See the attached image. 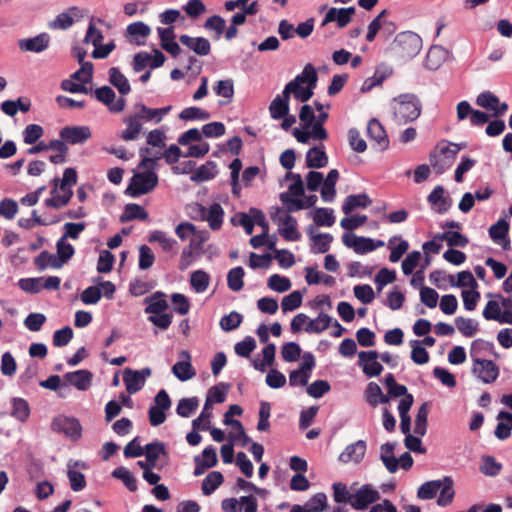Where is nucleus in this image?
Listing matches in <instances>:
<instances>
[{"instance_id":"obj_1","label":"nucleus","mask_w":512,"mask_h":512,"mask_svg":"<svg viewBox=\"0 0 512 512\" xmlns=\"http://www.w3.org/2000/svg\"><path fill=\"white\" fill-rule=\"evenodd\" d=\"M161 158L160 154L154 157H144L139 168L144 169L142 172L135 173L130 179V183L126 189V194L131 197H139L152 191L158 184V176L153 171L156 161Z\"/></svg>"},{"instance_id":"obj_2","label":"nucleus","mask_w":512,"mask_h":512,"mask_svg":"<svg viewBox=\"0 0 512 512\" xmlns=\"http://www.w3.org/2000/svg\"><path fill=\"white\" fill-rule=\"evenodd\" d=\"M391 107L393 110V119L399 125L416 120L422 110V105L418 97L409 93L401 94L394 98Z\"/></svg>"},{"instance_id":"obj_3","label":"nucleus","mask_w":512,"mask_h":512,"mask_svg":"<svg viewBox=\"0 0 512 512\" xmlns=\"http://www.w3.org/2000/svg\"><path fill=\"white\" fill-rule=\"evenodd\" d=\"M480 345H487L493 347L492 344L484 343L481 340H475L472 343L470 357L473 362V366L471 371L472 374L482 383L491 384L497 380L500 370L499 367L492 360L481 359L478 356L477 346Z\"/></svg>"},{"instance_id":"obj_4","label":"nucleus","mask_w":512,"mask_h":512,"mask_svg":"<svg viewBox=\"0 0 512 512\" xmlns=\"http://www.w3.org/2000/svg\"><path fill=\"white\" fill-rule=\"evenodd\" d=\"M317 81L318 74L315 67L312 64L305 65L302 72L290 81L291 84H295L294 98L303 103L310 100L314 94Z\"/></svg>"},{"instance_id":"obj_5","label":"nucleus","mask_w":512,"mask_h":512,"mask_svg":"<svg viewBox=\"0 0 512 512\" xmlns=\"http://www.w3.org/2000/svg\"><path fill=\"white\" fill-rule=\"evenodd\" d=\"M422 49L421 37L412 32L405 31L399 33L393 43L392 50L401 58L411 59L419 54Z\"/></svg>"},{"instance_id":"obj_6","label":"nucleus","mask_w":512,"mask_h":512,"mask_svg":"<svg viewBox=\"0 0 512 512\" xmlns=\"http://www.w3.org/2000/svg\"><path fill=\"white\" fill-rule=\"evenodd\" d=\"M243 412L242 408L239 405H230L228 411L224 414V424L232 426L235 432L230 433L229 438L231 442H236L240 444L242 447L247 446L251 443V438L246 434L242 423L239 420L231 419L232 415H241Z\"/></svg>"},{"instance_id":"obj_7","label":"nucleus","mask_w":512,"mask_h":512,"mask_svg":"<svg viewBox=\"0 0 512 512\" xmlns=\"http://www.w3.org/2000/svg\"><path fill=\"white\" fill-rule=\"evenodd\" d=\"M271 218L279 226V233L285 240L298 241L301 238L294 217L278 208L276 213L271 215Z\"/></svg>"},{"instance_id":"obj_8","label":"nucleus","mask_w":512,"mask_h":512,"mask_svg":"<svg viewBox=\"0 0 512 512\" xmlns=\"http://www.w3.org/2000/svg\"><path fill=\"white\" fill-rule=\"evenodd\" d=\"M380 499V493L372 485L365 484L352 494L350 505L355 510H365Z\"/></svg>"},{"instance_id":"obj_9","label":"nucleus","mask_w":512,"mask_h":512,"mask_svg":"<svg viewBox=\"0 0 512 512\" xmlns=\"http://www.w3.org/2000/svg\"><path fill=\"white\" fill-rule=\"evenodd\" d=\"M315 367L314 356L307 352L303 355V362L297 370H293L289 375V384L295 386H306L310 378L311 371Z\"/></svg>"},{"instance_id":"obj_10","label":"nucleus","mask_w":512,"mask_h":512,"mask_svg":"<svg viewBox=\"0 0 512 512\" xmlns=\"http://www.w3.org/2000/svg\"><path fill=\"white\" fill-rule=\"evenodd\" d=\"M54 432L63 433L72 440H78L81 437L82 427L80 422L72 417H56L51 424Z\"/></svg>"},{"instance_id":"obj_11","label":"nucleus","mask_w":512,"mask_h":512,"mask_svg":"<svg viewBox=\"0 0 512 512\" xmlns=\"http://www.w3.org/2000/svg\"><path fill=\"white\" fill-rule=\"evenodd\" d=\"M95 98L107 106L110 112L120 113L126 106V100L123 97L116 99L114 90L109 86H102L94 91Z\"/></svg>"},{"instance_id":"obj_12","label":"nucleus","mask_w":512,"mask_h":512,"mask_svg":"<svg viewBox=\"0 0 512 512\" xmlns=\"http://www.w3.org/2000/svg\"><path fill=\"white\" fill-rule=\"evenodd\" d=\"M151 375V369L146 367L141 370H132L126 368L124 370L123 381L126 390L129 394H134L140 391L146 382V379Z\"/></svg>"},{"instance_id":"obj_13","label":"nucleus","mask_w":512,"mask_h":512,"mask_svg":"<svg viewBox=\"0 0 512 512\" xmlns=\"http://www.w3.org/2000/svg\"><path fill=\"white\" fill-rule=\"evenodd\" d=\"M123 122L126 124V129L121 131L120 138L124 141H133L138 138L142 131V126L144 121L142 120L140 114L137 110L134 109V112L129 114L123 119Z\"/></svg>"},{"instance_id":"obj_14","label":"nucleus","mask_w":512,"mask_h":512,"mask_svg":"<svg viewBox=\"0 0 512 512\" xmlns=\"http://www.w3.org/2000/svg\"><path fill=\"white\" fill-rule=\"evenodd\" d=\"M366 450V442L364 440H358L347 445L344 451L339 455L338 460L344 464L350 462L359 464L363 460Z\"/></svg>"},{"instance_id":"obj_15","label":"nucleus","mask_w":512,"mask_h":512,"mask_svg":"<svg viewBox=\"0 0 512 512\" xmlns=\"http://www.w3.org/2000/svg\"><path fill=\"white\" fill-rule=\"evenodd\" d=\"M200 217L206 220L212 230H219L223 223L224 210L219 203H213L209 208L198 206Z\"/></svg>"},{"instance_id":"obj_16","label":"nucleus","mask_w":512,"mask_h":512,"mask_svg":"<svg viewBox=\"0 0 512 512\" xmlns=\"http://www.w3.org/2000/svg\"><path fill=\"white\" fill-rule=\"evenodd\" d=\"M476 104L484 109L493 111L495 116H502L508 109L506 103H500L499 98L490 91H485L477 96Z\"/></svg>"},{"instance_id":"obj_17","label":"nucleus","mask_w":512,"mask_h":512,"mask_svg":"<svg viewBox=\"0 0 512 512\" xmlns=\"http://www.w3.org/2000/svg\"><path fill=\"white\" fill-rule=\"evenodd\" d=\"M93 374L89 370H76L63 376L64 384L71 385L79 391H87L92 385Z\"/></svg>"},{"instance_id":"obj_18","label":"nucleus","mask_w":512,"mask_h":512,"mask_svg":"<svg viewBox=\"0 0 512 512\" xmlns=\"http://www.w3.org/2000/svg\"><path fill=\"white\" fill-rule=\"evenodd\" d=\"M378 356L376 351H361L358 354L359 365L369 377L378 376L383 370V366L377 361Z\"/></svg>"},{"instance_id":"obj_19","label":"nucleus","mask_w":512,"mask_h":512,"mask_svg":"<svg viewBox=\"0 0 512 512\" xmlns=\"http://www.w3.org/2000/svg\"><path fill=\"white\" fill-rule=\"evenodd\" d=\"M91 135V130L88 126H67L60 131V137L70 144H82Z\"/></svg>"},{"instance_id":"obj_20","label":"nucleus","mask_w":512,"mask_h":512,"mask_svg":"<svg viewBox=\"0 0 512 512\" xmlns=\"http://www.w3.org/2000/svg\"><path fill=\"white\" fill-rule=\"evenodd\" d=\"M180 357L183 358V360L173 365L172 373L176 378L184 382L192 379L196 375V371L190 362L191 357L188 351H181Z\"/></svg>"},{"instance_id":"obj_21","label":"nucleus","mask_w":512,"mask_h":512,"mask_svg":"<svg viewBox=\"0 0 512 512\" xmlns=\"http://www.w3.org/2000/svg\"><path fill=\"white\" fill-rule=\"evenodd\" d=\"M355 13L354 7L348 8H330L326 13L322 25L330 22H336L339 28H344L351 21V16Z\"/></svg>"},{"instance_id":"obj_22","label":"nucleus","mask_w":512,"mask_h":512,"mask_svg":"<svg viewBox=\"0 0 512 512\" xmlns=\"http://www.w3.org/2000/svg\"><path fill=\"white\" fill-rule=\"evenodd\" d=\"M448 57V51L442 46L433 45L427 52L424 65L428 70L439 69Z\"/></svg>"},{"instance_id":"obj_23","label":"nucleus","mask_w":512,"mask_h":512,"mask_svg":"<svg viewBox=\"0 0 512 512\" xmlns=\"http://www.w3.org/2000/svg\"><path fill=\"white\" fill-rule=\"evenodd\" d=\"M427 200L433 209L440 214L447 212L451 205V200L445 195V189L441 185L432 190Z\"/></svg>"},{"instance_id":"obj_24","label":"nucleus","mask_w":512,"mask_h":512,"mask_svg":"<svg viewBox=\"0 0 512 512\" xmlns=\"http://www.w3.org/2000/svg\"><path fill=\"white\" fill-rule=\"evenodd\" d=\"M49 43V35L42 33L33 38L21 39L18 44L19 48L23 51L40 53L48 48Z\"/></svg>"},{"instance_id":"obj_25","label":"nucleus","mask_w":512,"mask_h":512,"mask_svg":"<svg viewBox=\"0 0 512 512\" xmlns=\"http://www.w3.org/2000/svg\"><path fill=\"white\" fill-rule=\"evenodd\" d=\"M179 41L182 45L188 47L200 56H206L210 53V42L204 37H190L188 35H181Z\"/></svg>"},{"instance_id":"obj_26","label":"nucleus","mask_w":512,"mask_h":512,"mask_svg":"<svg viewBox=\"0 0 512 512\" xmlns=\"http://www.w3.org/2000/svg\"><path fill=\"white\" fill-rule=\"evenodd\" d=\"M508 231V223L505 220H499L490 227L489 235L496 244L502 246L504 250H508L510 249V240L507 237Z\"/></svg>"},{"instance_id":"obj_27","label":"nucleus","mask_w":512,"mask_h":512,"mask_svg":"<svg viewBox=\"0 0 512 512\" xmlns=\"http://www.w3.org/2000/svg\"><path fill=\"white\" fill-rule=\"evenodd\" d=\"M127 35L129 36L130 42L137 45H144L146 39L151 33V28L144 22L138 21L131 23L126 29Z\"/></svg>"},{"instance_id":"obj_28","label":"nucleus","mask_w":512,"mask_h":512,"mask_svg":"<svg viewBox=\"0 0 512 512\" xmlns=\"http://www.w3.org/2000/svg\"><path fill=\"white\" fill-rule=\"evenodd\" d=\"M54 181L56 185L51 191L52 196L45 200V205L59 209L68 204L73 195V192L72 190H60V187L58 186L59 180L55 179Z\"/></svg>"},{"instance_id":"obj_29","label":"nucleus","mask_w":512,"mask_h":512,"mask_svg":"<svg viewBox=\"0 0 512 512\" xmlns=\"http://www.w3.org/2000/svg\"><path fill=\"white\" fill-rule=\"evenodd\" d=\"M165 294L163 292L157 291L152 294L150 297L145 299V303L147 307L145 308V313L154 315L161 314L165 312L168 308V302L165 299Z\"/></svg>"},{"instance_id":"obj_30","label":"nucleus","mask_w":512,"mask_h":512,"mask_svg":"<svg viewBox=\"0 0 512 512\" xmlns=\"http://www.w3.org/2000/svg\"><path fill=\"white\" fill-rule=\"evenodd\" d=\"M109 83L113 85L122 96L129 94L131 91L128 79L117 67L109 69Z\"/></svg>"},{"instance_id":"obj_31","label":"nucleus","mask_w":512,"mask_h":512,"mask_svg":"<svg viewBox=\"0 0 512 512\" xmlns=\"http://www.w3.org/2000/svg\"><path fill=\"white\" fill-rule=\"evenodd\" d=\"M367 133L369 137L374 140L381 150L388 147L389 140L382 125L375 119L370 120L367 125Z\"/></svg>"},{"instance_id":"obj_32","label":"nucleus","mask_w":512,"mask_h":512,"mask_svg":"<svg viewBox=\"0 0 512 512\" xmlns=\"http://www.w3.org/2000/svg\"><path fill=\"white\" fill-rule=\"evenodd\" d=\"M81 11L78 7H72L68 12L60 13L51 23V27L54 29L65 30L71 27L74 23V17H81Z\"/></svg>"},{"instance_id":"obj_33","label":"nucleus","mask_w":512,"mask_h":512,"mask_svg":"<svg viewBox=\"0 0 512 512\" xmlns=\"http://www.w3.org/2000/svg\"><path fill=\"white\" fill-rule=\"evenodd\" d=\"M371 202V199L365 193L358 195H349L346 197L342 205V211L346 215H348L356 208H366L371 204Z\"/></svg>"},{"instance_id":"obj_34","label":"nucleus","mask_w":512,"mask_h":512,"mask_svg":"<svg viewBox=\"0 0 512 512\" xmlns=\"http://www.w3.org/2000/svg\"><path fill=\"white\" fill-rule=\"evenodd\" d=\"M79 465L80 463L77 461H70L68 463L67 477L69 479L71 489L75 492L81 491L86 487L84 474L75 470V467Z\"/></svg>"},{"instance_id":"obj_35","label":"nucleus","mask_w":512,"mask_h":512,"mask_svg":"<svg viewBox=\"0 0 512 512\" xmlns=\"http://www.w3.org/2000/svg\"><path fill=\"white\" fill-rule=\"evenodd\" d=\"M217 174L216 165L214 162L209 161L200 167L196 168L192 173L190 179L193 182L201 183L213 179Z\"/></svg>"},{"instance_id":"obj_36","label":"nucleus","mask_w":512,"mask_h":512,"mask_svg":"<svg viewBox=\"0 0 512 512\" xmlns=\"http://www.w3.org/2000/svg\"><path fill=\"white\" fill-rule=\"evenodd\" d=\"M308 233L313 241L312 251L314 253H326L329 250L330 244L333 240L332 235L328 233L314 234L313 227L309 228Z\"/></svg>"},{"instance_id":"obj_37","label":"nucleus","mask_w":512,"mask_h":512,"mask_svg":"<svg viewBox=\"0 0 512 512\" xmlns=\"http://www.w3.org/2000/svg\"><path fill=\"white\" fill-rule=\"evenodd\" d=\"M328 163V157L320 147H313L306 154V164L310 168H322Z\"/></svg>"},{"instance_id":"obj_38","label":"nucleus","mask_w":512,"mask_h":512,"mask_svg":"<svg viewBox=\"0 0 512 512\" xmlns=\"http://www.w3.org/2000/svg\"><path fill=\"white\" fill-rule=\"evenodd\" d=\"M148 241L150 243L157 242L164 252H170L175 249L177 242L172 237H169L166 232L161 230H154L149 234Z\"/></svg>"},{"instance_id":"obj_39","label":"nucleus","mask_w":512,"mask_h":512,"mask_svg":"<svg viewBox=\"0 0 512 512\" xmlns=\"http://www.w3.org/2000/svg\"><path fill=\"white\" fill-rule=\"evenodd\" d=\"M332 323V318L325 313H320L317 318L309 320L305 326L307 333L319 334L325 331Z\"/></svg>"},{"instance_id":"obj_40","label":"nucleus","mask_w":512,"mask_h":512,"mask_svg":"<svg viewBox=\"0 0 512 512\" xmlns=\"http://www.w3.org/2000/svg\"><path fill=\"white\" fill-rule=\"evenodd\" d=\"M148 218L147 211L138 204H127L123 214L120 216L122 223L132 221L134 219L146 220Z\"/></svg>"},{"instance_id":"obj_41","label":"nucleus","mask_w":512,"mask_h":512,"mask_svg":"<svg viewBox=\"0 0 512 512\" xmlns=\"http://www.w3.org/2000/svg\"><path fill=\"white\" fill-rule=\"evenodd\" d=\"M210 283V276L204 270H196L190 275V284L196 293L205 292Z\"/></svg>"},{"instance_id":"obj_42","label":"nucleus","mask_w":512,"mask_h":512,"mask_svg":"<svg viewBox=\"0 0 512 512\" xmlns=\"http://www.w3.org/2000/svg\"><path fill=\"white\" fill-rule=\"evenodd\" d=\"M224 481L221 472H210L202 482V492L204 495H211Z\"/></svg>"},{"instance_id":"obj_43","label":"nucleus","mask_w":512,"mask_h":512,"mask_svg":"<svg viewBox=\"0 0 512 512\" xmlns=\"http://www.w3.org/2000/svg\"><path fill=\"white\" fill-rule=\"evenodd\" d=\"M429 414L428 403H423L417 412L414 424V433L418 436H424L427 431V418Z\"/></svg>"},{"instance_id":"obj_44","label":"nucleus","mask_w":512,"mask_h":512,"mask_svg":"<svg viewBox=\"0 0 512 512\" xmlns=\"http://www.w3.org/2000/svg\"><path fill=\"white\" fill-rule=\"evenodd\" d=\"M228 389L229 386L224 383L211 387L208 390L205 403L210 407H212L214 403H223L226 399Z\"/></svg>"},{"instance_id":"obj_45","label":"nucleus","mask_w":512,"mask_h":512,"mask_svg":"<svg viewBox=\"0 0 512 512\" xmlns=\"http://www.w3.org/2000/svg\"><path fill=\"white\" fill-rule=\"evenodd\" d=\"M35 265L39 270H44L47 267H51L54 269H59L62 267L60 261L58 260L56 254H51L48 251H42L35 258Z\"/></svg>"},{"instance_id":"obj_46","label":"nucleus","mask_w":512,"mask_h":512,"mask_svg":"<svg viewBox=\"0 0 512 512\" xmlns=\"http://www.w3.org/2000/svg\"><path fill=\"white\" fill-rule=\"evenodd\" d=\"M11 415L20 422H25L30 416V407L28 402L23 398H14L12 400Z\"/></svg>"},{"instance_id":"obj_47","label":"nucleus","mask_w":512,"mask_h":512,"mask_svg":"<svg viewBox=\"0 0 512 512\" xmlns=\"http://www.w3.org/2000/svg\"><path fill=\"white\" fill-rule=\"evenodd\" d=\"M289 103L280 100V95H277L269 105V113L272 119L280 120L289 114Z\"/></svg>"},{"instance_id":"obj_48","label":"nucleus","mask_w":512,"mask_h":512,"mask_svg":"<svg viewBox=\"0 0 512 512\" xmlns=\"http://www.w3.org/2000/svg\"><path fill=\"white\" fill-rule=\"evenodd\" d=\"M57 253L56 256L63 266L67 263L74 255L75 249L73 245L67 242L66 239L60 238L56 243Z\"/></svg>"},{"instance_id":"obj_49","label":"nucleus","mask_w":512,"mask_h":512,"mask_svg":"<svg viewBox=\"0 0 512 512\" xmlns=\"http://www.w3.org/2000/svg\"><path fill=\"white\" fill-rule=\"evenodd\" d=\"M244 275H245L244 269L240 266L231 269L227 275L228 287L232 291H235V292L240 291L244 286V282H243Z\"/></svg>"},{"instance_id":"obj_50","label":"nucleus","mask_w":512,"mask_h":512,"mask_svg":"<svg viewBox=\"0 0 512 512\" xmlns=\"http://www.w3.org/2000/svg\"><path fill=\"white\" fill-rule=\"evenodd\" d=\"M112 476L114 478L121 480L130 491L133 492V491L137 490L136 478L133 476V474L127 468L117 467L112 472Z\"/></svg>"},{"instance_id":"obj_51","label":"nucleus","mask_w":512,"mask_h":512,"mask_svg":"<svg viewBox=\"0 0 512 512\" xmlns=\"http://www.w3.org/2000/svg\"><path fill=\"white\" fill-rule=\"evenodd\" d=\"M199 401L196 397L183 398L178 402L176 412L181 417H190L198 408Z\"/></svg>"},{"instance_id":"obj_52","label":"nucleus","mask_w":512,"mask_h":512,"mask_svg":"<svg viewBox=\"0 0 512 512\" xmlns=\"http://www.w3.org/2000/svg\"><path fill=\"white\" fill-rule=\"evenodd\" d=\"M212 417V407L204 404L200 415L192 421V428L194 430L206 431L210 429V418Z\"/></svg>"},{"instance_id":"obj_53","label":"nucleus","mask_w":512,"mask_h":512,"mask_svg":"<svg viewBox=\"0 0 512 512\" xmlns=\"http://www.w3.org/2000/svg\"><path fill=\"white\" fill-rule=\"evenodd\" d=\"M211 117L210 113L207 112L204 109H201L199 107H187L183 109L180 114L179 118L181 120L190 121V120H208Z\"/></svg>"},{"instance_id":"obj_54","label":"nucleus","mask_w":512,"mask_h":512,"mask_svg":"<svg viewBox=\"0 0 512 512\" xmlns=\"http://www.w3.org/2000/svg\"><path fill=\"white\" fill-rule=\"evenodd\" d=\"M442 486V481L434 480L422 484L417 492V495L421 499L429 500L436 496L437 492Z\"/></svg>"},{"instance_id":"obj_55","label":"nucleus","mask_w":512,"mask_h":512,"mask_svg":"<svg viewBox=\"0 0 512 512\" xmlns=\"http://www.w3.org/2000/svg\"><path fill=\"white\" fill-rule=\"evenodd\" d=\"M267 286L273 291L283 293L291 288V281L287 277L273 274L269 277Z\"/></svg>"},{"instance_id":"obj_56","label":"nucleus","mask_w":512,"mask_h":512,"mask_svg":"<svg viewBox=\"0 0 512 512\" xmlns=\"http://www.w3.org/2000/svg\"><path fill=\"white\" fill-rule=\"evenodd\" d=\"M303 294L300 291H293L289 295L283 297L281 308L283 312L294 311L302 304Z\"/></svg>"},{"instance_id":"obj_57","label":"nucleus","mask_w":512,"mask_h":512,"mask_svg":"<svg viewBox=\"0 0 512 512\" xmlns=\"http://www.w3.org/2000/svg\"><path fill=\"white\" fill-rule=\"evenodd\" d=\"M440 495L437 500L438 504L441 506H446L451 503L454 490H453V482L449 477H445L442 481V486L440 488Z\"/></svg>"},{"instance_id":"obj_58","label":"nucleus","mask_w":512,"mask_h":512,"mask_svg":"<svg viewBox=\"0 0 512 512\" xmlns=\"http://www.w3.org/2000/svg\"><path fill=\"white\" fill-rule=\"evenodd\" d=\"M242 320L243 317L240 313L232 311L220 319V327L222 330L229 332L238 328Z\"/></svg>"},{"instance_id":"obj_59","label":"nucleus","mask_w":512,"mask_h":512,"mask_svg":"<svg viewBox=\"0 0 512 512\" xmlns=\"http://www.w3.org/2000/svg\"><path fill=\"white\" fill-rule=\"evenodd\" d=\"M457 329L465 336L472 337L478 330V324L472 319L457 317L455 319Z\"/></svg>"},{"instance_id":"obj_60","label":"nucleus","mask_w":512,"mask_h":512,"mask_svg":"<svg viewBox=\"0 0 512 512\" xmlns=\"http://www.w3.org/2000/svg\"><path fill=\"white\" fill-rule=\"evenodd\" d=\"M93 78V64L83 63L76 72L71 75V79L78 81L81 84H89Z\"/></svg>"},{"instance_id":"obj_61","label":"nucleus","mask_w":512,"mask_h":512,"mask_svg":"<svg viewBox=\"0 0 512 512\" xmlns=\"http://www.w3.org/2000/svg\"><path fill=\"white\" fill-rule=\"evenodd\" d=\"M314 222L318 226H332L335 222L333 210L330 208H318L314 215Z\"/></svg>"},{"instance_id":"obj_62","label":"nucleus","mask_w":512,"mask_h":512,"mask_svg":"<svg viewBox=\"0 0 512 512\" xmlns=\"http://www.w3.org/2000/svg\"><path fill=\"white\" fill-rule=\"evenodd\" d=\"M280 200L286 206L288 212H296L305 208V203L299 197L293 196L288 192L280 195Z\"/></svg>"},{"instance_id":"obj_63","label":"nucleus","mask_w":512,"mask_h":512,"mask_svg":"<svg viewBox=\"0 0 512 512\" xmlns=\"http://www.w3.org/2000/svg\"><path fill=\"white\" fill-rule=\"evenodd\" d=\"M43 135V128L37 124H29L23 131V140L26 144L36 143Z\"/></svg>"},{"instance_id":"obj_64","label":"nucleus","mask_w":512,"mask_h":512,"mask_svg":"<svg viewBox=\"0 0 512 512\" xmlns=\"http://www.w3.org/2000/svg\"><path fill=\"white\" fill-rule=\"evenodd\" d=\"M301 355V348L295 342H288L282 346L281 356L286 362H294Z\"/></svg>"}]
</instances>
